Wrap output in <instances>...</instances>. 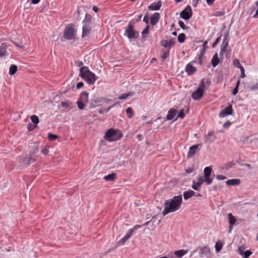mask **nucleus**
<instances>
[{
	"instance_id": "f257e3e1",
	"label": "nucleus",
	"mask_w": 258,
	"mask_h": 258,
	"mask_svg": "<svg viewBox=\"0 0 258 258\" xmlns=\"http://www.w3.org/2000/svg\"><path fill=\"white\" fill-rule=\"evenodd\" d=\"M182 203V195L173 197L172 199L166 200L164 203V209L162 212L163 216L170 213H173L178 211Z\"/></svg>"
},
{
	"instance_id": "f03ea898",
	"label": "nucleus",
	"mask_w": 258,
	"mask_h": 258,
	"mask_svg": "<svg viewBox=\"0 0 258 258\" xmlns=\"http://www.w3.org/2000/svg\"><path fill=\"white\" fill-rule=\"evenodd\" d=\"M80 76L89 85L94 84L98 79L87 67H83L80 69Z\"/></svg>"
},
{
	"instance_id": "7ed1b4c3",
	"label": "nucleus",
	"mask_w": 258,
	"mask_h": 258,
	"mask_svg": "<svg viewBox=\"0 0 258 258\" xmlns=\"http://www.w3.org/2000/svg\"><path fill=\"white\" fill-rule=\"evenodd\" d=\"M209 85L210 82H205L202 80L197 89L192 93V98L195 100H198L202 98L205 91L208 89Z\"/></svg>"
},
{
	"instance_id": "20e7f679",
	"label": "nucleus",
	"mask_w": 258,
	"mask_h": 258,
	"mask_svg": "<svg viewBox=\"0 0 258 258\" xmlns=\"http://www.w3.org/2000/svg\"><path fill=\"white\" fill-rule=\"evenodd\" d=\"M122 137V134L119 130L111 128L106 132L104 139L109 142H112L120 140Z\"/></svg>"
},
{
	"instance_id": "39448f33",
	"label": "nucleus",
	"mask_w": 258,
	"mask_h": 258,
	"mask_svg": "<svg viewBox=\"0 0 258 258\" xmlns=\"http://www.w3.org/2000/svg\"><path fill=\"white\" fill-rule=\"evenodd\" d=\"M89 94L86 92H82L80 94L79 99L77 102L78 108L80 110L85 109L86 104L88 102Z\"/></svg>"
},
{
	"instance_id": "423d86ee",
	"label": "nucleus",
	"mask_w": 258,
	"mask_h": 258,
	"mask_svg": "<svg viewBox=\"0 0 258 258\" xmlns=\"http://www.w3.org/2000/svg\"><path fill=\"white\" fill-rule=\"evenodd\" d=\"M76 31L72 25L67 26L63 32V37L66 39L72 40L76 37Z\"/></svg>"
},
{
	"instance_id": "0eeeda50",
	"label": "nucleus",
	"mask_w": 258,
	"mask_h": 258,
	"mask_svg": "<svg viewBox=\"0 0 258 258\" xmlns=\"http://www.w3.org/2000/svg\"><path fill=\"white\" fill-rule=\"evenodd\" d=\"M136 32L134 29V26L132 24L129 23L125 29L124 36H126L130 41L136 37Z\"/></svg>"
},
{
	"instance_id": "6e6552de",
	"label": "nucleus",
	"mask_w": 258,
	"mask_h": 258,
	"mask_svg": "<svg viewBox=\"0 0 258 258\" xmlns=\"http://www.w3.org/2000/svg\"><path fill=\"white\" fill-rule=\"evenodd\" d=\"M191 16L192 11L189 6H187L180 13V17L184 20H188Z\"/></svg>"
},
{
	"instance_id": "1a4fd4ad",
	"label": "nucleus",
	"mask_w": 258,
	"mask_h": 258,
	"mask_svg": "<svg viewBox=\"0 0 258 258\" xmlns=\"http://www.w3.org/2000/svg\"><path fill=\"white\" fill-rule=\"evenodd\" d=\"M174 44L175 41L173 39L162 40L161 41V45L165 48H167L169 50Z\"/></svg>"
},
{
	"instance_id": "9d476101",
	"label": "nucleus",
	"mask_w": 258,
	"mask_h": 258,
	"mask_svg": "<svg viewBox=\"0 0 258 258\" xmlns=\"http://www.w3.org/2000/svg\"><path fill=\"white\" fill-rule=\"evenodd\" d=\"M232 113V105H230L220 112L219 116L220 117H225L228 115H231Z\"/></svg>"
},
{
	"instance_id": "9b49d317",
	"label": "nucleus",
	"mask_w": 258,
	"mask_h": 258,
	"mask_svg": "<svg viewBox=\"0 0 258 258\" xmlns=\"http://www.w3.org/2000/svg\"><path fill=\"white\" fill-rule=\"evenodd\" d=\"M83 23L84 25L82 29L83 30L82 36V37H85L89 34L91 28L89 22L84 20Z\"/></svg>"
},
{
	"instance_id": "f8f14e48",
	"label": "nucleus",
	"mask_w": 258,
	"mask_h": 258,
	"mask_svg": "<svg viewBox=\"0 0 258 258\" xmlns=\"http://www.w3.org/2000/svg\"><path fill=\"white\" fill-rule=\"evenodd\" d=\"M212 171V169L210 167H206L205 168L204 170V176H203L205 178H206V180L208 181V185H210L212 183L213 179L210 178V176L211 175Z\"/></svg>"
},
{
	"instance_id": "ddd939ff",
	"label": "nucleus",
	"mask_w": 258,
	"mask_h": 258,
	"mask_svg": "<svg viewBox=\"0 0 258 258\" xmlns=\"http://www.w3.org/2000/svg\"><path fill=\"white\" fill-rule=\"evenodd\" d=\"M216 140V137L214 135L213 131H210L205 136V142L206 143H212Z\"/></svg>"
},
{
	"instance_id": "4468645a",
	"label": "nucleus",
	"mask_w": 258,
	"mask_h": 258,
	"mask_svg": "<svg viewBox=\"0 0 258 258\" xmlns=\"http://www.w3.org/2000/svg\"><path fill=\"white\" fill-rule=\"evenodd\" d=\"M162 6V3L161 1L158 2L153 3L149 7V10L151 11H157L159 10Z\"/></svg>"
},
{
	"instance_id": "2eb2a0df",
	"label": "nucleus",
	"mask_w": 258,
	"mask_h": 258,
	"mask_svg": "<svg viewBox=\"0 0 258 258\" xmlns=\"http://www.w3.org/2000/svg\"><path fill=\"white\" fill-rule=\"evenodd\" d=\"M199 146V145H195L189 148L187 155L188 158H191L195 154Z\"/></svg>"
},
{
	"instance_id": "dca6fc26",
	"label": "nucleus",
	"mask_w": 258,
	"mask_h": 258,
	"mask_svg": "<svg viewBox=\"0 0 258 258\" xmlns=\"http://www.w3.org/2000/svg\"><path fill=\"white\" fill-rule=\"evenodd\" d=\"M160 18V14L159 13H155L150 18L151 24L154 26L156 25L159 21Z\"/></svg>"
},
{
	"instance_id": "f3484780",
	"label": "nucleus",
	"mask_w": 258,
	"mask_h": 258,
	"mask_svg": "<svg viewBox=\"0 0 258 258\" xmlns=\"http://www.w3.org/2000/svg\"><path fill=\"white\" fill-rule=\"evenodd\" d=\"M60 105L62 107L67 109L68 110H71L73 108V103L67 100L65 101H62L61 102Z\"/></svg>"
},
{
	"instance_id": "a211bd4d",
	"label": "nucleus",
	"mask_w": 258,
	"mask_h": 258,
	"mask_svg": "<svg viewBox=\"0 0 258 258\" xmlns=\"http://www.w3.org/2000/svg\"><path fill=\"white\" fill-rule=\"evenodd\" d=\"M211 253V250L208 246H204L200 248V254L201 256H204L209 254Z\"/></svg>"
},
{
	"instance_id": "6ab92c4d",
	"label": "nucleus",
	"mask_w": 258,
	"mask_h": 258,
	"mask_svg": "<svg viewBox=\"0 0 258 258\" xmlns=\"http://www.w3.org/2000/svg\"><path fill=\"white\" fill-rule=\"evenodd\" d=\"M185 70L189 75H191L196 71V68L191 63H188L186 66Z\"/></svg>"
},
{
	"instance_id": "aec40b11",
	"label": "nucleus",
	"mask_w": 258,
	"mask_h": 258,
	"mask_svg": "<svg viewBox=\"0 0 258 258\" xmlns=\"http://www.w3.org/2000/svg\"><path fill=\"white\" fill-rule=\"evenodd\" d=\"M226 183L229 186L238 185L240 183V180L239 179H231L227 180Z\"/></svg>"
},
{
	"instance_id": "412c9836",
	"label": "nucleus",
	"mask_w": 258,
	"mask_h": 258,
	"mask_svg": "<svg viewBox=\"0 0 258 258\" xmlns=\"http://www.w3.org/2000/svg\"><path fill=\"white\" fill-rule=\"evenodd\" d=\"M177 111L175 109H170L167 113L166 116V118L167 120H171L176 115Z\"/></svg>"
},
{
	"instance_id": "4be33fe9",
	"label": "nucleus",
	"mask_w": 258,
	"mask_h": 258,
	"mask_svg": "<svg viewBox=\"0 0 258 258\" xmlns=\"http://www.w3.org/2000/svg\"><path fill=\"white\" fill-rule=\"evenodd\" d=\"M184 200H186L195 196V192L191 190L185 191L183 194Z\"/></svg>"
},
{
	"instance_id": "5701e85b",
	"label": "nucleus",
	"mask_w": 258,
	"mask_h": 258,
	"mask_svg": "<svg viewBox=\"0 0 258 258\" xmlns=\"http://www.w3.org/2000/svg\"><path fill=\"white\" fill-rule=\"evenodd\" d=\"M228 45V41L227 40L226 37H225L221 44V48H220V54H221L223 52L226 51V48Z\"/></svg>"
},
{
	"instance_id": "b1692460",
	"label": "nucleus",
	"mask_w": 258,
	"mask_h": 258,
	"mask_svg": "<svg viewBox=\"0 0 258 258\" xmlns=\"http://www.w3.org/2000/svg\"><path fill=\"white\" fill-rule=\"evenodd\" d=\"M224 242L222 240H218L215 243V247L216 252H219L223 248Z\"/></svg>"
},
{
	"instance_id": "393cba45",
	"label": "nucleus",
	"mask_w": 258,
	"mask_h": 258,
	"mask_svg": "<svg viewBox=\"0 0 258 258\" xmlns=\"http://www.w3.org/2000/svg\"><path fill=\"white\" fill-rule=\"evenodd\" d=\"M238 251L239 254L242 255L244 258H248L252 253L249 250H246L243 251L241 247L238 248Z\"/></svg>"
},
{
	"instance_id": "a878e982",
	"label": "nucleus",
	"mask_w": 258,
	"mask_h": 258,
	"mask_svg": "<svg viewBox=\"0 0 258 258\" xmlns=\"http://www.w3.org/2000/svg\"><path fill=\"white\" fill-rule=\"evenodd\" d=\"M219 59L218 58V54L217 53H215L212 58V60H211V63H212V65L213 67H216L219 63Z\"/></svg>"
},
{
	"instance_id": "bb28decb",
	"label": "nucleus",
	"mask_w": 258,
	"mask_h": 258,
	"mask_svg": "<svg viewBox=\"0 0 258 258\" xmlns=\"http://www.w3.org/2000/svg\"><path fill=\"white\" fill-rule=\"evenodd\" d=\"M187 253V250L180 249L174 252V254L178 257L180 258Z\"/></svg>"
},
{
	"instance_id": "cd10ccee",
	"label": "nucleus",
	"mask_w": 258,
	"mask_h": 258,
	"mask_svg": "<svg viewBox=\"0 0 258 258\" xmlns=\"http://www.w3.org/2000/svg\"><path fill=\"white\" fill-rule=\"evenodd\" d=\"M228 221L229 225H235L236 220L235 218L233 216L231 213H229L228 214Z\"/></svg>"
},
{
	"instance_id": "c85d7f7f",
	"label": "nucleus",
	"mask_w": 258,
	"mask_h": 258,
	"mask_svg": "<svg viewBox=\"0 0 258 258\" xmlns=\"http://www.w3.org/2000/svg\"><path fill=\"white\" fill-rule=\"evenodd\" d=\"M7 51L6 45L4 44H2L0 46V57H3L6 54Z\"/></svg>"
},
{
	"instance_id": "c756f323",
	"label": "nucleus",
	"mask_w": 258,
	"mask_h": 258,
	"mask_svg": "<svg viewBox=\"0 0 258 258\" xmlns=\"http://www.w3.org/2000/svg\"><path fill=\"white\" fill-rule=\"evenodd\" d=\"M206 180V178H205L203 176H199L198 177L196 182L202 186V184L205 182L208 184V182Z\"/></svg>"
},
{
	"instance_id": "7c9ffc66",
	"label": "nucleus",
	"mask_w": 258,
	"mask_h": 258,
	"mask_svg": "<svg viewBox=\"0 0 258 258\" xmlns=\"http://www.w3.org/2000/svg\"><path fill=\"white\" fill-rule=\"evenodd\" d=\"M116 177V174L115 173H112L110 174H108L107 176L104 177V179L106 181H113L115 179Z\"/></svg>"
},
{
	"instance_id": "2f4dec72",
	"label": "nucleus",
	"mask_w": 258,
	"mask_h": 258,
	"mask_svg": "<svg viewBox=\"0 0 258 258\" xmlns=\"http://www.w3.org/2000/svg\"><path fill=\"white\" fill-rule=\"evenodd\" d=\"M191 187L194 190H195L197 191H200L201 188V185H200L199 183H198L196 182V181L193 180Z\"/></svg>"
},
{
	"instance_id": "473e14b6",
	"label": "nucleus",
	"mask_w": 258,
	"mask_h": 258,
	"mask_svg": "<svg viewBox=\"0 0 258 258\" xmlns=\"http://www.w3.org/2000/svg\"><path fill=\"white\" fill-rule=\"evenodd\" d=\"M149 29L150 26L149 25H147L144 30L142 31L141 35L143 38H145L147 37V35L149 33Z\"/></svg>"
},
{
	"instance_id": "72a5a7b5",
	"label": "nucleus",
	"mask_w": 258,
	"mask_h": 258,
	"mask_svg": "<svg viewBox=\"0 0 258 258\" xmlns=\"http://www.w3.org/2000/svg\"><path fill=\"white\" fill-rule=\"evenodd\" d=\"M17 71V67L16 65L12 64L10 66L9 69V74L11 75H14Z\"/></svg>"
},
{
	"instance_id": "f704fd0d",
	"label": "nucleus",
	"mask_w": 258,
	"mask_h": 258,
	"mask_svg": "<svg viewBox=\"0 0 258 258\" xmlns=\"http://www.w3.org/2000/svg\"><path fill=\"white\" fill-rule=\"evenodd\" d=\"M126 114L127 115V116L130 118H131L133 117L134 116V111L133 110V109L131 107H128L126 109Z\"/></svg>"
},
{
	"instance_id": "c9c22d12",
	"label": "nucleus",
	"mask_w": 258,
	"mask_h": 258,
	"mask_svg": "<svg viewBox=\"0 0 258 258\" xmlns=\"http://www.w3.org/2000/svg\"><path fill=\"white\" fill-rule=\"evenodd\" d=\"M133 94L132 93L122 94L120 96H119L118 99L119 100L125 99L130 96H133Z\"/></svg>"
},
{
	"instance_id": "e433bc0d",
	"label": "nucleus",
	"mask_w": 258,
	"mask_h": 258,
	"mask_svg": "<svg viewBox=\"0 0 258 258\" xmlns=\"http://www.w3.org/2000/svg\"><path fill=\"white\" fill-rule=\"evenodd\" d=\"M30 118H31V121L35 124L36 125L39 123V118L36 115H32L31 116Z\"/></svg>"
},
{
	"instance_id": "4c0bfd02",
	"label": "nucleus",
	"mask_w": 258,
	"mask_h": 258,
	"mask_svg": "<svg viewBox=\"0 0 258 258\" xmlns=\"http://www.w3.org/2000/svg\"><path fill=\"white\" fill-rule=\"evenodd\" d=\"M177 39L179 42L183 43L185 39V35L184 33H181L179 34Z\"/></svg>"
},
{
	"instance_id": "58836bf2",
	"label": "nucleus",
	"mask_w": 258,
	"mask_h": 258,
	"mask_svg": "<svg viewBox=\"0 0 258 258\" xmlns=\"http://www.w3.org/2000/svg\"><path fill=\"white\" fill-rule=\"evenodd\" d=\"M133 234V230L129 229L125 235L124 236V237L126 238V239L128 240L131 236Z\"/></svg>"
},
{
	"instance_id": "ea45409f",
	"label": "nucleus",
	"mask_w": 258,
	"mask_h": 258,
	"mask_svg": "<svg viewBox=\"0 0 258 258\" xmlns=\"http://www.w3.org/2000/svg\"><path fill=\"white\" fill-rule=\"evenodd\" d=\"M133 234V230L129 229L125 235L124 236V237L126 238V239L128 240L131 236Z\"/></svg>"
},
{
	"instance_id": "a19ab883",
	"label": "nucleus",
	"mask_w": 258,
	"mask_h": 258,
	"mask_svg": "<svg viewBox=\"0 0 258 258\" xmlns=\"http://www.w3.org/2000/svg\"><path fill=\"white\" fill-rule=\"evenodd\" d=\"M99 106V104L97 103V101H95L94 99L92 100L90 102V108H93Z\"/></svg>"
},
{
	"instance_id": "79ce46f5",
	"label": "nucleus",
	"mask_w": 258,
	"mask_h": 258,
	"mask_svg": "<svg viewBox=\"0 0 258 258\" xmlns=\"http://www.w3.org/2000/svg\"><path fill=\"white\" fill-rule=\"evenodd\" d=\"M233 64L235 67H237V68H240L242 66L240 64L239 61L237 59H235L233 61Z\"/></svg>"
},
{
	"instance_id": "37998d69",
	"label": "nucleus",
	"mask_w": 258,
	"mask_h": 258,
	"mask_svg": "<svg viewBox=\"0 0 258 258\" xmlns=\"http://www.w3.org/2000/svg\"><path fill=\"white\" fill-rule=\"evenodd\" d=\"M34 161V160L31 159L30 157H26V159L23 160V162L26 163L27 164H29L30 163H31V162Z\"/></svg>"
},
{
	"instance_id": "c03bdc74",
	"label": "nucleus",
	"mask_w": 258,
	"mask_h": 258,
	"mask_svg": "<svg viewBox=\"0 0 258 258\" xmlns=\"http://www.w3.org/2000/svg\"><path fill=\"white\" fill-rule=\"evenodd\" d=\"M48 137L50 140H55L57 138V136L52 134H48Z\"/></svg>"
},
{
	"instance_id": "a18cd8bd",
	"label": "nucleus",
	"mask_w": 258,
	"mask_h": 258,
	"mask_svg": "<svg viewBox=\"0 0 258 258\" xmlns=\"http://www.w3.org/2000/svg\"><path fill=\"white\" fill-rule=\"evenodd\" d=\"M185 116V112L184 110L182 109L180 110L178 114L177 117L183 118Z\"/></svg>"
},
{
	"instance_id": "49530a36",
	"label": "nucleus",
	"mask_w": 258,
	"mask_h": 258,
	"mask_svg": "<svg viewBox=\"0 0 258 258\" xmlns=\"http://www.w3.org/2000/svg\"><path fill=\"white\" fill-rule=\"evenodd\" d=\"M169 50H166L163 52V53L162 55V57L163 59H165L169 56Z\"/></svg>"
},
{
	"instance_id": "de8ad7c7",
	"label": "nucleus",
	"mask_w": 258,
	"mask_h": 258,
	"mask_svg": "<svg viewBox=\"0 0 258 258\" xmlns=\"http://www.w3.org/2000/svg\"><path fill=\"white\" fill-rule=\"evenodd\" d=\"M178 24L181 28H182L183 29H186L185 25L183 22H182L181 21H179Z\"/></svg>"
},
{
	"instance_id": "09e8293b",
	"label": "nucleus",
	"mask_w": 258,
	"mask_h": 258,
	"mask_svg": "<svg viewBox=\"0 0 258 258\" xmlns=\"http://www.w3.org/2000/svg\"><path fill=\"white\" fill-rule=\"evenodd\" d=\"M241 72V78H244L245 77V72H244V69L243 67L239 68Z\"/></svg>"
},
{
	"instance_id": "8fccbe9b",
	"label": "nucleus",
	"mask_w": 258,
	"mask_h": 258,
	"mask_svg": "<svg viewBox=\"0 0 258 258\" xmlns=\"http://www.w3.org/2000/svg\"><path fill=\"white\" fill-rule=\"evenodd\" d=\"M127 239L123 236L119 241L118 244L120 245H122L125 243Z\"/></svg>"
},
{
	"instance_id": "3c124183",
	"label": "nucleus",
	"mask_w": 258,
	"mask_h": 258,
	"mask_svg": "<svg viewBox=\"0 0 258 258\" xmlns=\"http://www.w3.org/2000/svg\"><path fill=\"white\" fill-rule=\"evenodd\" d=\"M216 178L219 180H224L226 179V177L223 175H218L216 176Z\"/></svg>"
},
{
	"instance_id": "603ef678",
	"label": "nucleus",
	"mask_w": 258,
	"mask_h": 258,
	"mask_svg": "<svg viewBox=\"0 0 258 258\" xmlns=\"http://www.w3.org/2000/svg\"><path fill=\"white\" fill-rule=\"evenodd\" d=\"M250 90L251 91L258 90V82L254 85L251 87Z\"/></svg>"
},
{
	"instance_id": "864d4df0",
	"label": "nucleus",
	"mask_w": 258,
	"mask_h": 258,
	"mask_svg": "<svg viewBox=\"0 0 258 258\" xmlns=\"http://www.w3.org/2000/svg\"><path fill=\"white\" fill-rule=\"evenodd\" d=\"M94 100H95V101H97V103L99 104V105L101 103H102L104 101V99L101 97L97 98Z\"/></svg>"
},
{
	"instance_id": "5fc2aeb1",
	"label": "nucleus",
	"mask_w": 258,
	"mask_h": 258,
	"mask_svg": "<svg viewBox=\"0 0 258 258\" xmlns=\"http://www.w3.org/2000/svg\"><path fill=\"white\" fill-rule=\"evenodd\" d=\"M143 21L147 24V25H149V18L147 16H145L143 18Z\"/></svg>"
},
{
	"instance_id": "6e6d98bb",
	"label": "nucleus",
	"mask_w": 258,
	"mask_h": 258,
	"mask_svg": "<svg viewBox=\"0 0 258 258\" xmlns=\"http://www.w3.org/2000/svg\"><path fill=\"white\" fill-rule=\"evenodd\" d=\"M83 86H84V84L83 82H79L78 83H77L76 87L77 89H80V88H82L83 87Z\"/></svg>"
},
{
	"instance_id": "4d7b16f0",
	"label": "nucleus",
	"mask_w": 258,
	"mask_h": 258,
	"mask_svg": "<svg viewBox=\"0 0 258 258\" xmlns=\"http://www.w3.org/2000/svg\"><path fill=\"white\" fill-rule=\"evenodd\" d=\"M185 171H186V173L190 174L194 172V169L193 168H189L186 169Z\"/></svg>"
},
{
	"instance_id": "13d9d810",
	"label": "nucleus",
	"mask_w": 258,
	"mask_h": 258,
	"mask_svg": "<svg viewBox=\"0 0 258 258\" xmlns=\"http://www.w3.org/2000/svg\"><path fill=\"white\" fill-rule=\"evenodd\" d=\"M141 227V226L140 225H136L134 226L133 229H130L131 230H133V232L137 230L138 229L140 228Z\"/></svg>"
},
{
	"instance_id": "bf43d9fd",
	"label": "nucleus",
	"mask_w": 258,
	"mask_h": 258,
	"mask_svg": "<svg viewBox=\"0 0 258 258\" xmlns=\"http://www.w3.org/2000/svg\"><path fill=\"white\" fill-rule=\"evenodd\" d=\"M206 2H207V4H208V5L209 6H211L213 5V4L214 3V2L216 1V0H206Z\"/></svg>"
},
{
	"instance_id": "052dcab7",
	"label": "nucleus",
	"mask_w": 258,
	"mask_h": 258,
	"mask_svg": "<svg viewBox=\"0 0 258 258\" xmlns=\"http://www.w3.org/2000/svg\"><path fill=\"white\" fill-rule=\"evenodd\" d=\"M220 38H221V37L220 36V37H219L218 38H217L216 39L215 41L213 43V45H212V46H213V47H215V46L216 45H217V44L219 42V41H220Z\"/></svg>"
},
{
	"instance_id": "680f3d73",
	"label": "nucleus",
	"mask_w": 258,
	"mask_h": 258,
	"mask_svg": "<svg viewBox=\"0 0 258 258\" xmlns=\"http://www.w3.org/2000/svg\"><path fill=\"white\" fill-rule=\"evenodd\" d=\"M238 88L235 87L233 90L232 94L235 96L236 95V94L238 93Z\"/></svg>"
},
{
	"instance_id": "e2e57ef3",
	"label": "nucleus",
	"mask_w": 258,
	"mask_h": 258,
	"mask_svg": "<svg viewBox=\"0 0 258 258\" xmlns=\"http://www.w3.org/2000/svg\"><path fill=\"white\" fill-rule=\"evenodd\" d=\"M207 44H208V42L207 41H204L203 43V50H204V51L206 50L207 47Z\"/></svg>"
},
{
	"instance_id": "0e129e2a",
	"label": "nucleus",
	"mask_w": 258,
	"mask_h": 258,
	"mask_svg": "<svg viewBox=\"0 0 258 258\" xmlns=\"http://www.w3.org/2000/svg\"><path fill=\"white\" fill-rule=\"evenodd\" d=\"M42 154L46 155L49 153V150L47 148H45L41 151Z\"/></svg>"
},
{
	"instance_id": "69168bd1",
	"label": "nucleus",
	"mask_w": 258,
	"mask_h": 258,
	"mask_svg": "<svg viewBox=\"0 0 258 258\" xmlns=\"http://www.w3.org/2000/svg\"><path fill=\"white\" fill-rule=\"evenodd\" d=\"M230 124H231V123L230 121H226L223 124V127L225 128L228 127L230 126Z\"/></svg>"
},
{
	"instance_id": "338daca9",
	"label": "nucleus",
	"mask_w": 258,
	"mask_h": 258,
	"mask_svg": "<svg viewBox=\"0 0 258 258\" xmlns=\"http://www.w3.org/2000/svg\"><path fill=\"white\" fill-rule=\"evenodd\" d=\"M200 0H192V6L196 7Z\"/></svg>"
},
{
	"instance_id": "774afa93",
	"label": "nucleus",
	"mask_w": 258,
	"mask_h": 258,
	"mask_svg": "<svg viewBox=\"0 0 258 258\" xmlns=\"http://www.w3.org/2000/svg\"><path fill=\"white\" fill-rule=\"evenodd\" d=\"M40 0H31V3L36 5L40 2Z\"/></svg>"
}]
</instances>
